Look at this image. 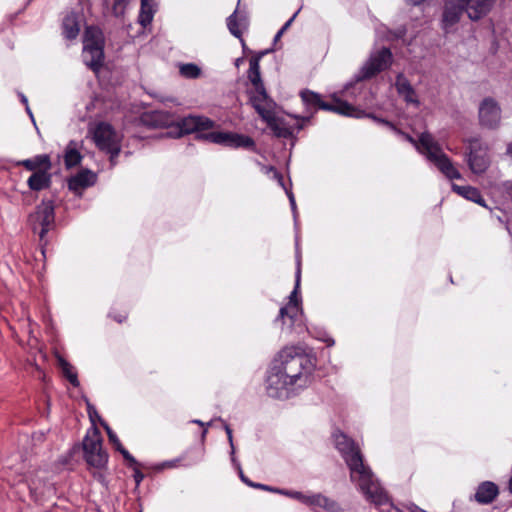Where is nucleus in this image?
Returning <instances> with one entry per match:
<instances>
[{
    "mask_svg": "<svg viewBox=\"0 0 512 512\" xmlns=\"http://www.w3.org/2000/svg\"><path fill=\"white\" fill-rule=\"evenodd\" d=\"M129 0H104L106 8H111V13L116 16H122L125 12Z\"/></svg>",
    "mask_w": 512,
    "mask_h": 512,
    "instance_id": "33",
    "label": "nucleus"
},
{
    "mask_svg": "<svg viewBox=\"0 0 512 512\" xmlns=\"http://www.w3.org/2000/svg\"><path fill=\"white\" fill-rule=\"evenodd\" d=\"M18 165L23 166L29 171H33V173L36 171L51 169L50 157L46 154H40L33 158L22 160L18 162Z\"/></svg>",
    "mask_w": 512,
    "mask_h": 512,
    "instance_id": "24",
    "label": "nucleus"
},
{
    "mask_svg": "<svg viewBox=\"0 0 512 512\" xmlns=\"http://www.w3.org/2000/svg\"><path fill=\"white\" fill-rule=\"evenodd\" d=\"M214 126L215 122L208 117L189 115L178 122L174 128L176 130L174 136L181 137L184 134L203 132L212 129Z\"/></svg>",
    "mask_w": 512,
    "mask_h": 512,
    "instance_id": "13",
    "label": "nucleus"
},
{
    "mask_svg": "<svg viewBox=\"0 0 512 512\" xmlns=\"http://www.w3.org/2000/svg\"><path fill=\"white\" fill-rule=\"evenodd\" d=\"M249 100L253 108L264 121L275 114L276 103L269 97L266 89L251 91L249 93Z\"/></svg>",
    "mask_w": 512,
    "mask_h": 512,
    "instance_id": "14",
    "label": "nucleus"
},
{
    "mask_svg": "<svg viewBox=\"0 0 512 512\" xmlns=\"http://www.w3.org/2000/svg\"><path fill=\"white\" fill-rule=\"evenodd\" d=\"M280 493H282L284 495H287V496H289V497H291L293 499H296V500L300 501L303 504L306 503L307 495L303 494L302 492H298V491H280Z\"/></svg>",
    "mask_w": 512,
    "mask_h": 512,
    "instance_id": "40",
    "label": "nucleus"
},
{
    "mask_svg": "<svg viewBox=\"0 0 512 512\" xmlns=\"http://www.w3.org/2000/svg\"><path fill=\"white\" fill-rule=\"evenodd\" d=\"M240 477H241L242 481H243V482H245L247 485H249V486H251V487H253V486H254V483H253V482H251L248 478H246V477L244 476V474L242 473V471H240Z\"/></svg>",
    "mask_w": 512,
    "mask_h": 512,
    "instance_id": "48",
    "label": "nucleus"
},
{
    "mask_svg": "<svg viewBox=\"0 0 512 512\" xmlns=\"http://www.w3.org/2000/svg\"><path fill=\"white\" fill-rule=\"evenodd\" d=\"M82 156L77 149V143L70 141L66 147L64 162L66 167L71 168L78 165L81 162Z\"/></svg>",
    "mask_w": 512,
    "mask_h": 512,
    "instance_id": "28",
    "label": "nucleus"
},
{
    "mask_svg": "<svg viewBox=\"0 0 512 512\" xmlns=\"http://www.w3.org/2000/svg\"><path fill=\"white\" fill-rule=\"evenodd\" d=\"M392 53L389 48L372 52L360 70L359 80L370 79L389 68L392 64Z\"/></svg>",
    "mask_w": 512,
    "mask_h": 512,
    "instance_id": "10",
    "label": "nucleus"
},
{
    "mask_svg": "<svg viewBox=\"0 0 512 512\" xmlns=\"http://www.w3.org/2000/svg\"><path fill=\"white\" fill-rule=\"evenodd\" d=\"M92 134L96 146L110 154V161L114 165L121 147L113 127L106 122H99L92 130Z\"/></svg>",
    "mask_w": 512,
    "mask_h": 512,
    "instance_id": "8",
    "label": "nucleus"
},
{
    "mask_svg": "<svg viewBox=\"0 0 512 512\" xmlns=\"http://www.w3.org/2000/svg\"><path fill=\"white\" fill-rule=\"evenodd\" d=\"M421 144L427 151L426 159L432 162L448 179H461V174L454 166L451 159L442 151L438 141L433 136L425 135L421 139Z\"/></svg>",
    "mask_w": 512,
    "mask_h": 512,
    "instance_id": "6",
    "label": "nucleus"
},
{
    "mask_svg": "<svg viewBox=\"0 0 512 512\" xmlns=\"http://www.w3.org/2000/svg\"><path fill=\"white\" fill-rule=\"evenodd\" d=\"M238 10L236 9L233 14H231L227 18V27L230 33L239 38L243 48H245V41L242 38L243 29H246L248 26V21L246 16H241L238 18L237 16Z\"/></svg>",
    "mask_w": 512,
    "mask_h": 512,
    "instance_id": "21",
    "label": "nucleus"
},
{
    "mask_svg": "<svg viewBox=\"0 0 512 512\" xmlns=\"http://www.w3.org/2000/svg\"><path fill=\"white\" fill-rule=\"evenodd\" d=\"M297 129H298V130L302 129V126H301V125H298V126H297Z\"/></svg>",
    "mask_w": 512,
    "mask_h": 512,
    "instance_id": "56",
    "label": "nucleus"
},
{
    "mask_svg": "<svg viewBox=\"0 0 512 512\" xmlns=\"http://www.w3.org/2000/svg\"><path fill=\"white\" fill-rule=\"evenodd\" d=\"M21 101L26 105V111L32 117V112L28 106L27 98L23 94H21Z\"/></svg>",
    "mask_w": 512,
    "mask_h": 512,
    "instance_id": "46",
    "label": "nucleus"
},
{
    "mask_svg": "<svg viewBox=\"0 0 512 512\" xmlns=\"http://www.w3.org/2000/svg\"><path fill=\"white\" fill-rule=\"evenodd\" d=\"M357 110L360 111V114H361V116L359 118H361V117H369V118L373 119L376 123L385 125L388 128H390L391 130H396V126L392 122H390V121H388L386 119L379 118V117H377V116H375L373 114H366L364 111H362V110H360L358 108H357Z\"/></svg>",
    "mask_w": 512,
    "mask_h": 512,
    "instance_id": "37",
    "label": "nucleus"
},
{
    "mask_svg": "<svg viewBox=\"0 0 512 512\" xmlns=\"http://www.w3.org/2000/svg\"><path fill=\"white\" fill-rule=\"evenodd\" d=\"M148 117L150 123L157 127H170L174 123L173 116L163 111H154Z\"/></svg>",
    "mask_w": 512,
    "mask_h": 512,
    "instance_id": "31",
    "label": "nucleus"
},
{
    "mask_svg": "<svg viewBox=\"0 0 512 512\" xmlns=\"http://www.w3.org/2000/svg\"><path fill=\"white\" fill-rule=\"evenodd\" d=\"M104 429L107 432L109 441L115 446V448L118 450L122 447V444L120 440L118 439L117 435L113 432V430L105 423H101Z\"/></svg>",
    "mask_w": 512,
    "mask_h": 512,
    "instance_id": "38",
    "label": "nucleus"
},
{
    "mask_svg": "<svg viewBox=\"0 0 512 512\" xmlns=\"http://www.w3.org/2000/svg\"><path fill=\"white\" fill-rule=\"evenodd\" d=\"M193 422H194V423H197V424H199V425H204V423H203L202 421H200V420H194Z\"/></svg>",
    "mask_w": 512,
    "mask_h": 512,
    "instance_id": "55",
    "label": "nucleus"
},
{
    "mask_svg": "<svg viewBox=\"0 0 512 512\" xmlns=\"http://www.w3.org/2000/svg\"><path fill=\"white\" fill-rule=\"evenodd\" d=\"M467 144V163L474 174H483L490 166L488 145L479 138H469Z\"/></svg>",
    "mask_w": 512,
    "mask_h": 512,
    "instance_id": "9",
    "label": "nucleus"
},
{
    "mask_svg": "<svg viewBox=\"0 0 512 512\" xmlns=\"http://www.w3.org/2000/svg\"><path fill=\"white\" fill-rule=\"evenodd\" d=\"M420 512H425L424 510H420Z\"/></svg>",
    "mask_w": 512,
    "mask_h": 512,
    "instance_id": "57",
    "label": "nucleus"
},
{
    "mask_svg": "<svg viewBox=\"0 0 512 512\" xmlns=\"http://www.w3.org/2000/svg\"><path fill=\"white\" fill-rule=\"evenodd\" d=\"M297 310L294 309V307H291V305H286L284 307H281L279 310V314L276 318V321L281 320L283 321L286 316L293 318Z\"/></svg>",
    "mask_w": 512,
    "mask_h": 512,
    "instance_id": "39",
    "label": "nucleus"
},
{
    "mask_svg": "<svg viewBox=\"0 0 512 512\" xmlns=\"http://www.w3.org/2000/svg\"><path fill=\"white\" fill-rule=\"evenodd\" d=\"M154 12H155L154 0L153 1L141 0L139 23L143 27H146L147 25H149L153 20Z\"/></svg>",
    "mask_w": 512,
    "mask_h": 512,
    "instance_id": "29",
    "label": "nucleus"
},
{
    "mask_svg": "<svg viewBox=\"0 0 512 512\" xmlns=\"http://www.w3.org/2000/svg\"><path fill=\"white\" fill-rule=\"evenodd\" d=\"M143 478H144V474L138 468H135L134 469V479H135L136 484L139 485L140 482L143 480Z\"/></svg>",
    "mask_w": 512,
    "mask_h": 512,
    "instance_id": "44",
    "label": "nucleus"
},
{
    "mask_svg": "<svg viewBox=\"0 0 512 512\" xmlns=\"http://www.w3.org/2000/svg\"><path fill=\"white\" fill-rule=\"evenodd\" d=\"M407 3L409 4H412V5H419L421 4L424 0H406Z\"/></svg>",
    "mask_w": 512,
    "mask_h": 512,
    "instance_id": "51",
    "label": "nucleus"
},
{
    "mask_svg": "<svg viewBox=\"0 0 512 512\" xmlns=\"http://www.w3.org/2000/svg\"><path fill=\"white\" fill-rule=\"evenodd\" d=\"M265 122L277 137L290 138L294 133L293 125H290L284 118L276 117L275 114Z\"/></svg>",
    "mask_w": 512,
    "mask_h": 512,
    "instance_id": "18",
    "label": "nucleus"
},
{
    "mask_svg": "<svg viewBox=\"0 0 512 512\" xmlns=\"http://www.w3.org/2000/svg\"><path fill=\"white\" fill-rule=\"evenodd\" d=\"M335 446L350 469V479L356 483L366 499L376 506L389 503V497L375 479L371 469L364 464L359 446L343 433L334 435Z\"/></svg>",
    "mask_w": 512,
    "mask_h": 512,
    "instance_id": "1",
    "label": "nucleus"
},
{
    "mask_svg": "<svg viewBox=\"0 0 512 512\" xmlns=\"http://www.w3.org/2000/svg\"><path fill=\"white\" fill-rule=\"evenodd\" d=\"M266 170L267 172H272L273 173V176L278 179V181L281 183L282 180H283V177L281 175V173L276 170L273 166H270V167H266Z\"/></svg>",
    "mask_w": 512,
    "mask_h": 512,
    "instance_id": "43",
    "label": "nucleus"
},
{
    "mask_svg": "<svg viewBox=\"0 0 512 512\" xmlns=\"http://www.w3.org/2000/svg\"><path fill=\"white\" fill-rule=\"evenodd\" d=\"M306 505L310 507H320L328 512H341V508L334 500L320 494L307 495Z\"/></svg>",
    "mask_w": 512,
    "mask_h": 512,
    "instance_id": "19",
    "label": "nucleus"
},
{
    "mask_svg": "<svg viewBox=\"0 0 512 512\" xmlns=\"http://www.w3.org/2000/svg\"><path fill=\"white\" fill-rule=\"evenodd\" d=\"M504 188L509 195H512V181L505 182Z\"/></svg>",
    "mask_w": 512,
    "mask_h": 512,
    "instance_id": "47",
    "label": "nucleus"
},
{
    "mask_svg": "<svg viewBox=\"0 0 512 512\" xmlns=\"http://www.w3.org/2000/svg\"><path fill=\"white\" fill-rule=\"evenodd\" d=\"M396 89L400 95H402L406 102L417 103L415 100V91L403 74H398L395 82Z\"/></svg>",
    "mask_w": 512,
    "mask_h": 512,
    "instance_id": "26",
    "label": "nucleus"
},
{
    "mask_svg": "<svg viewBox=\"0 0 512 512\" xmlns=\"http://www.w3.org/2000/svg\"><path fill=\"white\" fill-rule=\"evenodd\" d=\"M29 188L33 191H41L48 188L51 184V174L49 170L34 172L27 181Z\"/></svg>",
    "mask_w": 512,
    "mask_h": 512,
    "instance_id": "25",
    "label": "nucleus"
},
{
    "mask_svg": "<svg viewBox=\"0 0 512 512\" xmlns=\"http://www.w3.org/2000/svg\"><path fill=\"white\" fill-rule=\"evenodd\" d=\"M127 318L126 315H118V316H114V319L119 322V323H122L125 319Z\"/></svg>",
    "mask_w": 512,
    "mask_h": 512,
    "instance_id": "49",
    "label": "nucleus"
},
{
    "mask_svg": "<svg viewBox=\"0 0 512 512\" xmlns=\"http://www.w3.org/2000/svg\"><path fill=\"white\" fill-rule=\"evenodd\" d=\"M499 494L498 486L492 481H484L480 483L474 494V499L481 505L492 503Z\"/></svg>",
    "mask_w": 512,
    "mask_h": 512,
    "instance_id": "16",
    "label": "nucleus"
},
{
    "mask_svg": "<svg viewBox=\"0 0 512 512\" xmlns=\"http://www.w3.org/2000/svg\"><path fill=\"white\" fill-rule=\"evenodd\" d=\"M60 366L63 374L66 376L69 382L75 387L78 386L79 381L77 378V374L73 371V366L64 359H60Z\"/></svg>",
    "mask_w": 512,
    "mask_h": 512,
    "instance_id": "35",
    "label": "nucleus"
},
{
    "mask_svg": "<svg viewBox=\"0 0 512 512\" xmlns=\"http://www.w3.org/2000/svg\"><path fill=\"white\" fill-rule=\"evenodd\" d=\"M289 198H290L291 206H292V208L294 209L296 205H295V200H294L293 195L291 194V195L289 196Z\"/></svg>",
    "mask_w": 512,
    "mask_h": 512,
    "instance_id": "52",
    "label": "nucleus"
},
{
    "mask_svg": "<svg viewBox=\"0 0 512 512\" xmlns=\"http://www.w3.org/2000/svg\"><path fill=\"white\" fill-rule=\"evenodd\" d=\"M55 212L51 201H42L28 217V225L46 243V234L54 227Z\"/></svg>",
    "mask_w": 512,
    "mask_h": 512,
    "instance_id": "7",
    "label": "nucleus"
},
{
    "mask_svg": "<svg viewBox=\"0 0 512 512\" xmlns=\"http://www.w3.org/2000/svg\"><path fill=\"white\" fill-rule=\"evenodd\" d=\"M396 133L402 135L404 137L405 140H407L409 143H411L419 153H421L422 155H424L425 157L428 156V153L427 151L424 149V147L422 146L421 144V139L425 136V135H428V136H432L430 133L428 132H423L421 133V135L419 136L418 140H415L411 135L407 134V133H404L402 132L401 130L397 129L394 130Z\"/></svg>",
    "mask_w": 512,
    "mask_h": 512,
    "instance_id": "32",
    "label": "nucleus"
},
{
    "mask_svg": "<svg viewBox=\"0 0 512 512\" xmlns=\"http://www.w3.org/2000/svg\"><path fill=\"white\" fill-rule=\"evenodd\" d=\"M496 0H456V4L448 3L443 13L444 27L457 23L465 11L468 17L477 21L484 17L492 8Z\"/></svg>",
    "mask_w": 512,
    "mask_h": 512,
    "instance_id": "2",
    "label": "nucleus"
},
{
    "mask_svg": "<svg viewBox=\"0 0 512 512\" xmlns=\"http://www.w3.org/2000/svg\"><path fill=\"white\" fill-rule=\"evenodd\" d=\"M180 73L186 78H197L200 75L201 70L196 64L188 63L183 64L180 67Z\"/></svg>",
    "mask_w": 512,
    "mask_h": 512,
    "instance_id": "36",
    "label": "nucleus"
},
{
    "mask_svg": "<svg viewBox=\"0 0 512 512\" xmlns=\"http://www.w3.org/2000/svg\"><path fill=\"white\" fill-rule=\"evenodd\" d=\"M84 46L89 45H103L102 31L95 26H88L84 32Z\"/></svg>",
    "mask_w": 512,
    "mask_h": 512,
    "instance_id": "30",
    "label": "nucleus"
},
{
    "mask_svg": "<svg viewBox=\"0 0 512 512\" xmlns=\"http://www.w3.org/2000/svg\"><path fill=\"white\" fill-rule=\"evenodd\" d=\"M326 343H327L328 346H332V345H334L335 342H334L333 339H327Z\"/></svg>",
    "mask_w": 512,
    "mask_h": 512,
    "instance_id": "54",
    "label": "nucleus"
},
{
    "mask_svg": "<svg viewBox=\"0 0 512 512\" xmlns=\"http://www.w3.org/2000/svg\"><path fill=\"white\" fill-rule=\"evenodd\" d=\"M197 138L232 148H252L255 145L251 137L233 132L200 133Z\"/></svg>",
    "mask_w": 512,
    "mask_h": 512,
    "instance_id": "11",
    "label": "nucleus"
},
{
    "mask_svg": "<svg viewBox=\"0 0 512 512\" xmlns=\"http://www.w3.org/2000/svg\"><path fill=\"white\" fill-rule=\"evenodd\" d=\"M253 487H256V488H260V489H264V490H271L270 487L264 485V484H256L254 483V486Z\"/></svg>",
    "mask_w": 512,
    "mask_h": 512,
    "instance_id": "50",
    "label": "nucleus"
},
{
    "mask_svg": "<svg viewBox=\"0 0 512 512\" xmlns=\"http://www.w3.org/2000/svg\"><path fill=\"white\" fill-rule=\"evenodd\" d=\"M508 489H509V492L512 494V476L509 479Z\"/></svg>",
    "mask_w": 512,
    "mask_h": 512,
    "instance_id": "53",
    "label": "nucleus"
},
{
    "mask_svg": "<svg viewBox=\"0 0 512 512\" xmlns=\"http://www.w3.org/2000/svg\"><path fill=\"white\" fill-rule=\"evenodd\" d=\"M96 181V174L90 170H82L69 179L68 187L70 190L77 191L92 186Z\"/></svg>",
    "mask_w": 512,
    "mask_h": 512,
    "instance_id": "22",
    "label": "nucleus"
},
{
    "mask_svg": "<svg viewBox=\"0 0 512 512\" xmlns=\"http://www.w3.org/2000/svg\"><path fill=\"white\" fill-rule=\"evenodd\" d=\"M479 123L487 129H496L501 122V108L491 97L483 99L479 105Z\"/></svg>",
    "mask_w": 512,
    "mask_h": 512,
    "instance_id": "12",
    "label": "nucleus"
},
{
    "mask_svg": "<svg viewBox=\"0 0 512 512\" xmlns=\"http://www.w3.org/2000/svg\"><path fill=\"white\" fill-rule=\"evenodd\" d=\"M300 280H301V266H300V261H298L296 275H295V287L289 296V303H288V305H291V307H294L295 310L298 309L297 294H298V289L300 286Z\"/></svg>",
    "mask_w": 512,
    "mask_h": 512,
    "instance_id": "34",
    "label": "nucleus"
},
{
    "mask_svg": "<svg viewBox=\"0 0 512 512\" xmlns=\"http://www.w3.org/2000/svg\"><path fill=\"white\" fill-rule=\"evenodd\" d=\"M451 189L453 192L457 193L458 195L462 196L463 198H465L469 201H472L474 203H477L483 207H487L486 202L481 195V192L477 188L469 186V185L460 186V185L453 183L451 185Z\"/></svg>",
    "mask_w": 512,
    "mask_h": 512,
    "instance_id": "23",
    "label": "nucleus"
},
{
    "mask_svg": "<svg viewBox=\"0 0 512 512\" xmlns=\"http://www.w3.org/2000/svg\"><path fill=\"white\" fill-rule=\"evenodd\" d=\"M225 431L229 440V443L231 445L232 451H234V445H233V437H232V430L228 425H225Z\"/></svg>",
    "mask_w": 512,
    "mask_h": 512,
    "instance_id": "45",
    "label": "nucleus"
},
{
    "mask_svg": "<svg viewBox=\"0 0 512 512\" xmlns=\"http://www.w3.org/2000/svg\"><path fill=\"white\" fill-rule=\"evenodd\" d=\"M118 451L123 455L124 459L129 462L130 465H137L136 459L122 446Z\"/></svg>",
    "mask_w": 512,
    "mask_h": 512,
    "instance_id": "42",
    "label": "nucleus"
},
{
    "mask_svg": "<svg viewBox=\"0 0 512 512\" xmlns=\"http://www.w3.org/2000/svg\"><path fill=\"white\" fill-rule=\"evenodd\" d=\"M101 433L96 426L89 429L83 439V452L86 463L95 469L102 470L108 463V453L102 447Z\"/></svg>",
    "mask_w": 512,
    "mask_h": 512,
    "instance_id": "5",
    "label": "nucleus"
},
{
    "mask_svg": "<svg viewBox=\"0 0 512 512\" xmlns=\"http://www.w3.org/2000/svg\"><path fill=\"white\" fill-rule=\"evenodd\" d=\"M63 34L67 39H75L80 31L77 16L74 13L67 14L62 23Z\"/></svg>",
    "mask_w": 512,
    "mask_h": 512,
    "instance_id": "27",
    "label": "nucleus"
},
{
    "mask_svg": "<svg viewBox=\"0 0 512 512\" xmlns=\"http://www.w3.org/2000/svg\"><path fill=\"white\" fill-rule=\"evenodd\" d=\"M83 59L90 69L98 71L104 59L103 45L84 46Z\"/></svg>",
    "mask_w": 512,
    "mask_h": 512,
    "instance_id": "17",
    "label": "nucleus"
},
{
    "mask_svg": "<svg viewBox=\"0 0 512 512\" xmlns=\"http://www.w3.org/2000/svg\"><path fill=\"white\" fill-rule=\"evenodd\" d=\"M266 52H261L259 55L252 57L249 61L248 79L254 87L253 91L265 89L260 74V59Z\"/></svg>",
    "mask_w": 512,
    "mask_h": 512,
    "instance_id": "20",
    "label": "nucleus"
},
{
    "mask_svg": "<svg viewBox=\"0 0 512 512\" xmlns=\"http://www.w3.org/2000/svg\"><path fill=\"white\" fill-rule=\"evenodd\" d=\"M298 12L294 13V15L281 27V29L277 32V34L274 37V41H277L281 38V36L284 34V32L290 27L292 22L294 21L295 17L297 16Z\"/></svg>",
    "mask_w": 512,
    "mask_h": 512,
    "instance_id": "41",
    "label": "nucleus"
},
{
    "mask_svg": "<svg viewBox=\"0 0 512 512\" xmlns=\"http://www.w3.org/2000/svg\"><path fill=\"white\" fill-rule=\"evenodd\" d=\"M276 362L279 369L292 380L294 385L304 376L303 370L309 363L302 349L294 346L282 349Z\"/></svg>",
    "mask_w": 512,
    "mask_h": 512,
    "instance_id": "3",
    "label": "nucleus"
},
{
    "mask_svg": "<svg viewBox=\"0 0 512 512\" xmlns=\"http://www.w3.org/2000/svg\"><path fill=\"white\" fill-rule=\"evenodd\" d=\"M292 380L279 369L275 364L267 377V393L273 398H279L288 389L293 386Z\"/></svg>",
    "mask_w": 512,
    "mask_h": 512,
    "instance_id": "15",
    "label": "nucleus"
},
{
    "mask_svg": "<svg viewBox=\"0 0 512 512\" xmlns=\"http://www.w3.org/2000/svg\"><path fill=\"white\" fill-rule=\"evenodd\" d=\"M301 99L308 108L331 111L342 116L360 117V111L348 102L333 96L330 102L322 99L321 95L311 90H303L300 93Z\"/></svg>",
    "mask_w": 512,
    "mask_h": 512,
    "instance_id": "4",
    "label": "nucleus"
}]
</instances>
